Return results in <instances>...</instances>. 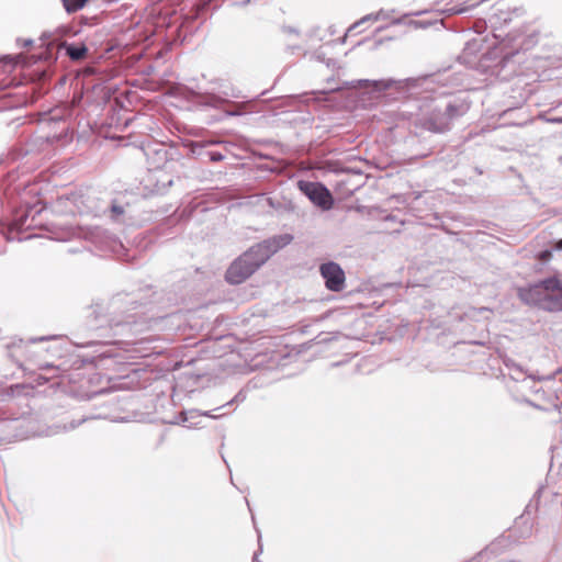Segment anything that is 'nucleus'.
I'll use <instances>...</instances> for the list:
<instances>
[{
    "instance_id": "nucleus-2",
    "label": "nucleus",
    "mask_w": 562,
    "mask_h": 562,
    "mask_svg": "<svg viewBox=\"0 0 562 562\" xmlns=\"http://www.w3.org/2000/svg\"><path fill=\"white\" fill-rule=\"evenodd\" d=\"M518 297L527 305L549 312L562 311V281L550 277L527 288H519Z\"/></svg>"
},
{
    "instance_id": "nucleus-8",
    "label": "nucleus",
    "mask_w": 562,
    "mask_h": 562,
    "mask_svg": "<svg viewBox=\"0 0 562 562\" xmlns=\"http://www.w3.org/2000/svg\"><path fill=\"white\" fill-rule=\"evenodd\" d=\"M89 0H63L64 7L68 13H74L85 7Z\"/></svg>"
},
{
    "instance_id": "nucleus-5",
    "label": "nucleus",
    "mask_w": 562,
    "mask_h": 562,
    "mask_svg": "<svg viewBox=\"0 0 562 562\" xmlns=\"http://www.w3.org/2000/svg\"><path fill=\"white\" fill-rule=\"evenodd\" d=\"M423 125L432 133H443L450 128V119L443 114H437L426 119Z\"/></svg>"
},
{
    "instance_id": "nucleus-3",
    "label": "nucleus",
    "mask_w": 562,
    "mask_h": 562,
    "mask_svg": "<svg viewBox=\"0 0 562 562\" xmlns=\"http://www.w3.org/2000/svg\"><path fill=\"white\" fill-rule=\"evenodd\" d=\"M297 187L315 205L323 210L333 207V195L325 186L318 182L299 181Z\"/></svg>"
},
{
    "instance_id": "nucleus-6",
    "label": "nucleus",
    "mask_w": 562,
    "mask_h": 562,
    "mask_svg": "<svg viewBox=\"0 0 562 562\" xmlns=\"http://www.w3.org/2000/svg\"><path fill=\"white\" fill-rule=\"evenodd\" d=\"M65 204L71 203L75 206V210H71L72 213H80L85 207H87L88 196L83 192H75L64 199Z\"/></svg>"
},
{
    "instance_id": "nucleus-11",
    "label": "nucleus",
    "mask_w": 562,
    "mask_h": 562,
    "mask_svg": "<svg viewBox=\"0 0 562 562\" xmlns=\"http://www.w3.org/2000/svg\"><path fill=\"white\" fill-rule=\"evenodd\" d=\"M555 249H558V250L562 249V238L555 243Z\"/></svg>"
},
{
    "instance_id": "nucleus-4",
    "label": "nucleus",
    "mask_w": 562,
    "mask_h": 562,
    "mask_svg": "<svg viewBox=\"0 0 562 562\" xmlns=\"http://www.w3.org/2000/svg\"><path fill=\"white\" fill-rule=\"evenodd\" d=\"M319 271L328 290L340 292L345 288V272L338 263L331 261L323 263Z\"/></svg>"
},
{
    "instance_id": "nucleus-10",
    "label": "nucleus",
    "mask_w": 562,
    "mask_h": 562,
    "mask_svg": "<svg viewBox=\"0 0 562 562\" xmlns=\"http://www.w3.org/2000/svg\"><path fill=\"white\" fill-rule=\"evenodd\" d=\"M537 258L541 262H547L552 258V252L550 250H543V251L539 252Z\"/></svg>"
},
{
    "instance_id": "nucleus-1",
    "label": "nucleus",
    "mask_w": 562,
    "mask_h": 562,
    "mask_svg": "<svg viewBox=\"0 0 562 562\" xmlns=\"http://www.w3.org/2000/svg\"><path fill=\"white\" fill-rule=\"evenodd\" d=\"M280 247L281 244L277 238L256 244L231 263L226 270L225 280L231 284L243 283Z\"/></svg>"
},
{
    "instance_id": "nucleus-9",
    "label": "nucleus",
    "mask_w": 562,
    "mask_h": 562,
    "mask_svg": "<svg viewBox=\"0 0 562 562\" xmlns=\"http://www.w3.org/2000/svg\"><path fill=\"white\" fill-rule=\"evenodd\" d=\"M111 213L113 218H117L124 214V207L116 203H113L111 206Z\"/></svg>"
},
{
    "instance_id": "nucleus-12",
    "label": "nucleus",
    "mask_w": 562,
    "mask_h": 562,
    "mask_svg": "<svg viewBox=\"0 0 562 562\" xmlns=\"http://www.w3.org/2000/svg\"><path fill=\"white\" fill-rule=\"evenodd\" d=\"M212 159L213 160H221L222 159V155H220V154L218 155H213Z\"/></svg>"
},
{
    "instance_id": "nucleus-7",
    "label": "nucleus",
    "mask_w": 562,
    "mask_h": 562,
    "mask_svg": "<svg viewBox=\"0 0 562 562\" xmlns=\"http://www.w3.org/2000/svg\"><path fill=\"white\" fill-rule=\"evenodd\" d=\"M87 47L85 45L81 46H68L67 54L72 60H80L87 55Z\"/></svg>"
}]
</instances>
